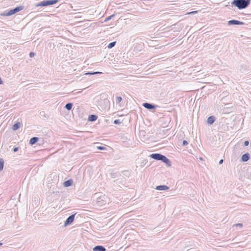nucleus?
<instances>
[{
	"instance_id": "obj_1",
	"label": "nucleus",
	"mask_w": 251,
	"mask_h": 251,
	"mask_svg": "<svg viewBox=\"0 0 251 251\" xmlns=\"http://www.w3.org/2000/svg\"><path fill=\"white\" fill-rule=\"evenodd\" d=\"M251 1V0H233L231 3L239 9H243L250 5Z\"/></svg>"
},
{
	"instance_id": "obj_2",
	"label": "nucleus",
	"mask_w": 251,
	"mask_h": 251,
	"mask_svg": "<svg viewBox=\"0 0 251 251\" xmlns=\"http://www.w3.org/2000/svg\"><path fill=\"white\" fill-rule=\"evenodd\" d=\"M151 158L154 159L156 160H160L165 163L167 166H171V163L170 160L166 157L165 155H162L160 153H152L150 156Z\"/></svg>"
},
{
	"instance_id": "obj_3",
	"label": "nucleus",
	"mask_w": 251,
	"mask_h": 251,
	"mask_svg": "<svg viewBox=\"0 0 251 251\" xmlns=\"http://www.w3.org/2000/svg\"><path fill=\"white\" fill-rule=\"evenodd\" d=\"M23 9V6H17L13 9L3 11L0 14V15L2 16H9L19 12Z\"/></svg>"
},
{
	"instance_id": "obj_4",
	"label": "nucleus",
	"mask_w": 251,
	"mask_h": 251,
	"mask_svg": "<svg viewBox=\"0 0 251 251\" xmlns=\"http://www.w3.org/2000/svg\"><path fill=\"white\" fill-rule=\"evenodd\" d=\"M58 2V0H45L38 3L36 6L45 7L54 4Z\"/></svg>"
},
{
	"instance_id": "obj_5",
	"label": "nucleus",
	"mask_w": 251,
	"mask_h": 251,
	"mask_svg": "<svg viewBox=\"0 0 251 251\" xmlns=\"http://www.w3.org/2000/svg\"><path fill=\"white\" fill-rule=\"evenodd\" d=\"M75 214L76 213L72 214L64 222L65 226L70 225L74 221Z\"/></svg>"
},
{
	"instance_id": "obj_6",
	"label": "nucleus",
	"mask_w": 251,
	"mask_h": 251,
	"mask_svg": "<svg viewBox=\"0 0 251 251\" xmlns=\"http://www.w3.org/2000/svg\"><path fill=\"white\" fill-rule=\"evenodd\" d=\"M143 106L146 108L147 109L149 110H153L155 109L157 107H158L157 105H154L152 103H150L148 102H145L143 104Z\"/></svg>"
},
{
	"instance_id": "obj_7",
	"label": "nucleus",
	"mask_w": 251,
	"mask_h": 251,
	"mask_svg": "<svg viewBox=\"0 0 251 251\" xmlns=\"http://www.w3.org/2000/svg\"><path fill=\"white\" fill-rule=\"evenodd\" d=\"M227 24H228V25H244L245 23L244 22H241V21H239L238 20H230V21H228Z\"/></svg>"
},
{
	"instance_id": "obj_8",
	"label": "nucleus",
	"mask_w": 251,
	"mask_h": 251,
	"mask_svg": "<svg viewBox=\"0 0 251 251\" xmlns=\"http://www.w3.org/2000/svg\"><path fill=\"white\" fill-rule=\"evenodd\" d=\"M93 250V251H106V249L102 246L98 245L95 246Z\"/></svg>"
},
{
	"instance_id": "obj_9",
	"label": "nucleus",
	"mask_w": 251,
	"mask_h": 251,
	"mask_svg": "<svg viewBox=\"0 0 251 251\" xmlns=\"http://www.w3.org/2000/svg\"><path fill=\"white\" fill-rule=\"evenodd\" d=\"M250 158V155L249 153L247 152L244 154L241 157V160L243 162H246Z\"/></svg>"
},
{
	"instance_id": "obj_10",
	"label": "nucleus",
	"mask_w": 251,
	"mask_h": 251,
	"mask_svg": "<svg viewBox=\"0 0 251 251\" xmlns=\"http://www.w3.org/2000/svg\"><path fill=\"white\" fill-rule=\"evenodd\" d=\"M114 182L118 184L120 187H121V185H124L126 182V180L124 178L117 179V180H114Z\"/></svg>"
},
{
	"instance_id": "obj_11",
	"label": "nucleus",
	"mask_w": 251,
	"mask_h": 251,
	"mask_svg": "<svg viewBox=\"0 0 251 251\" xmlns=\"http://www.w3.org/2000/svg\"><path fill=\"white\" fill-rule=\"evenodd\" d=\"M155 189L159 191H163V190H168L169 189V187L166 185H161L157 186L156 187Z\"/></svg>"
},
{
	"instance_id": "obj_12",
	"label": "nucleus",
	"mask_w": 251,
	"mask_h": 251,
	"mask_svg": "<svg viewBox=\"0 0 251 251\" xmlns=\"http://www.w3.org/2000/svg\"><path fill=\"white\" fill-rule=\"evenodd\" d=\"M39 140V138L37 137H33L31 138L29 140V144L30 145H33L36 144Z\"/></svg>"
},
{
	"instance_id": "obj_13",
	"label": "nucleus",
	"mask_w": 251,
	"mask_h": 251,
	"mask_svg": "<svg viewBox=\"0 0 251 251\" xmlns=\"http://www.w3.org/2000/svg\"><path fill=\"white\" fill-rule=\"evenodd\" d=\"M73 181L72 179H68L65 181L63 183V185L64 187H67L71 186L73 184Z\"/></svg>"
},
{
	"instance_id": "obj_14",
	"label": "nucleus",
	"mask_w": 251,
	"mask_h": 251,
	"mask_svg": "<svg viewBox=\"0 0 251 251\" xmlns=\"http://www.w3.org/2000/svg\"><path fill=\"white\" fill-rule=\"evenodd\" d=\"M215 121V118L214 116H209L207 120V122L209 125L213 124Z\"/></svg>"
},
{
	"instance_id": "obj_15",
	"label": "nucleus",
	"mask_w": 251,
	"mask_h": 251,
	"mask_svg": "<svg viewBox=\"0 0 251 251\" xmlns=\"http://www.w3.org/2000/svg\"><path fill=\"white\" fill-rule=\"evenodd\" d=\"M120 176H121V173L118 172H112L109 174V176L112 178H115Z\"/></svg>"
},
{
	"instance_id": "obj_16",
	"label": "nucleus",
	"mask_w": 251,
	"mask_h": 251,
	"mask_svg": "<svg viewBox=\"0 0 251 251\" xmlns=\"http://www.w3.org/2000/svg\"><path fill=\"white\" fill-rule=\"evenodd\" d=\"M21 125V124L19 122L15 123L12 126V129L13 130H16L18 129L20 127Z\"/></svg>"
},
{
	"instance_id": "obj_17",
	"label": "nucleus",
	"mask_w": 251,
	"mask_h": 251,
	"mask_svg": "<svg viewBox=\"0 0 251 251\" xmlns=\"http://www.w3.org/2000/svg\"><path fill=\"white\" fill-rule=\"evenodd\" d=\"M98 116L96 115H90L88 117V121L90 122H94L97 120Z\"/></svg>"
},
{
	"instance_id": "obj_18",
	"label": "nucleus",
	"mask_w": 251,
	"mask_h": 251,
	"mask_svg": "<svg viewBox=\"0 0 251 251\" xmlns=\"http://www.w3.org/2000/svg\"><path fill=\"white\" fill-rule=\"evenodd\" d=\"M130 172L128 170H124L121 172V175L128 177L130 176Z\"/></svg>"
},
{
	"instance_id": "obj_19",
	"label": "nucleus",
	"mask_w": 251,
	"mask_h": 251,
	"mask_svg": "<svg viewBox=\"0 0 251 251\" xmlns=\"http://www.w3.org/2000/svg\"><path fill=\"white\" fill-rule=\"evenodd\" d=\"M73 105V104L72 103L68 102L66 104L65 108L68 110H70L72 108Z\"/></svg>"
},
{
	"instance_id": "obj_20",
	"label": "nucleus",
	"mask_w": 251,
	"mask_h": 251,
	"mask_svg": "<svg viewBox=\"0 0 251 251\" xmlns=\"http://www.w3.org/2000/svg\"><path fill=\"white\" fill-rule=\"evenodd\" d=\"M102 72H88L85 74L86 75H93L96 74H101Z\"/></svg>"
},
{
	"instance_id": "obj_21",
	"label": "nucleus",
	"mask_w": 251,
	"mask_h": 251,
	"mask_svg": "<svg viewBox=\"0 0 251 251\" xmlns=\"http://www.w3.org/2000/svg\"><path fill=\"white\" fill-rule=\"evenodd\" d=\"M4 161L1 158H0V171H2L3 169Z\"/></svg>"
},
{
	"instance_id": "obj_22",
	"label": "nucleus",
	"mask_w": 251,
	"mask_h": 251,
	"mask_svg": "<svg viewBox=\"0 0 251 251\" xmlns=\"http://www.w3.org/2000/svg\"><path fill=\"white\" fill-rule=\"evenodd\" d=\"M116 42H113L110 43L107 46V47L108 49H112L113 47H114L116 45Z\"/></svg>"
},
{
	"instance_id": "obj_23",
	"label": "nucleus",
	"mask_w": 251,
	"mask_h": 251,
	"mask_svg": "<svg viewBox=\"0 0 251 251\" xmlns=\"http://www.w3.org/2000/svg\"><path fill=\"white\" fill-rule=\"evenodd\" d=\"M122 100V98L120 96H117L116 97V102L117 103H119Z\"/></svg>"
},
{
	"instance_id": "obj_24",
	"label": "nucleus",
	"mask_w": 251,
	"mask_h": 251,
	"mask_svg": "<svg viewBox=\"0 0 251 251\" xmlns=\"http://www.w3.org/2000/svg\"><path fill=\"white\" fill-rule=\"evenodd\" d=\"M115 16V15L114 14H112L109 16H108V17H107L105 20H104V22H107L108 21H109L111 19V18Z\"/></svg>"
},
{
	"instance_id": "obj_25",
	"label": "nucleus",
	"mask_w": 251,
	"mask_h": 251,
	"mask_svg": "<svg viewBox=\"0 0 251 251\" xmlns=\"http://www.w3.org/2000/svg\"><path fill=\"white\" fill-rule=\"evenodd\" d=\"M113 123L115 125H118L121 123V121L119 119H116L114 121Z\"/></svg>"
},
{
	"instance_id": "obj_26",
	"label": "nucleus",
	"mask_w": 251,
	"mask_h": 251,
	"mask_svg": "<svg viewBox=\"0 0 251 251\" xmlns=\"http://www.w3.org/2000/svg\"><path fill=\"white\" fill-rule=\"evenodd\" d=\"M97 148L99 150H104L106 149L105 147L103 146H98Z\"/></svg>"
},
{
	"instance_id": "obj_27",
	"label": "nucleus",
	"mask_w": 251,
	"mask_h": 251,
	"mask_svg": "<svg viewBox=\"0 0 251 251\" xmlns=\"http://www.w3.org/2000/svg\"><path fill=\"white\" fill-rule=\"evenodd\" d=\"M239 226L240 227H242L243 226V224H240V223H239V224H234L233 225V226Z\"/></svg>"
},
{
	"instance_id": "obj_28",
	"label": "nucleus",
	"mask_w": 251,
	"mask_h": 251,
	"mask_svg": "<svg viewBox=\"0 0 251 251\" xmlns=\"http://www.w3.org/2000/svg\"><path fill=\"white\" fill-rule=\"evenodd\" d=\"M188 144V143L186 140H183L182 142V145L185 146Z\"/></svg>"
},
{
	"instance_id": "obj_29",
	"label": "nucleus",
	"mask_w": 251,
	"mask_h": 251,
	"mask_svg": "<svg viewBox=\"0 0 251 251\" xmlns=\"http://www.w3.org/2000/svg\"><path fill=\"white\" fill-rule=\"evenodd\" d=\"M18 150H19V148L17 147H14L13 149V151L15 152H17Z\"/></svg>"
},
{
	"instance_id": "obj_30",
	"label": "nucleus",
	"mask_w": 251,
	"mask_h": 251,
	"mask_svg": "<svg viewBox=\"0 0 251 251\" xmlns=\"http://www.w3.org/2000/svg\"><path fill=\"white\" fill-rule=\"evenodd\" d=\"M249 144V142L248 141H246L244 143V145L245 146H248Z\"/></svg>"
},
{
	"instance_id": "obj_31",
	"label": "nucleus",
	"mask_w": 251,
	"mask_h": 251,
	"mask_svg": "<svg viewBox=\"0 0 251 251\" xmlns=\"http://www.w3.org/2000/svg\"><path fill=\"white\" fill-rule=\"evenodd\" d=\"M34 54H34V53L33 52H30L29 53V56H30V57H32L33 56H34Z\"/></svg>"
},
{
	"instance_id": "obj_32",
	"label": "nucleus",
	"mask_w": 251,
	"mask_h": 251,
	"mask_svg": "<svg viewBox=\"0 0 251 251\" xmlns=\"http://www.w3.org/2000/svg\"><path fill=\"white\" fill-rule=\"evenodd\" d=\"M197 13V11H192L191 12H189L188 14H196Z\"/></svg>"
},
{
	"instance_id": "obj_33",
	"label": "nucleus",
	"mask_w": 251,
	"mask_h": 251,
	"mask_svg": "<svg viewBox=\"0 0 251 251\" xmlns=\"http://www.w3.org/2000/svg\"><path fill=\"white\" fill-rule=\"evenodd\" d=\"M223 161H224L223 159H221V160L219 161V163L220 164H222V163H223Z\"/></svg>"
},
{
	"instance_id": "obj_34",
	"label": "nucleus",
	"mask_w": 251,
	"mask_h": 251,
	"mask_svg": "<svg viewBox=\"0 0 251 251\" xmlns=\"http://www.w3.org/2000/svg\"><path fill=\"white\" fill-rule=\"evenodd\" d=\"M2 80H1V78L0 77V84H2Z\"/></svg>"
},
{
	"instance_id": "obj_35",
	"label": "nucleus",
	"mask_w": 251,
	"mask_h": 251,
	"mask_svg": "<svg viewBox=\"0 0 251 251\" xmlns=\"http://www.w3.org/2000/svg\"><path fill=\"white\" fill-rule=\"evenodd\" d=\"M2 245V243L0 242V246H1Z\"/></svg>"
}]
</instances>
